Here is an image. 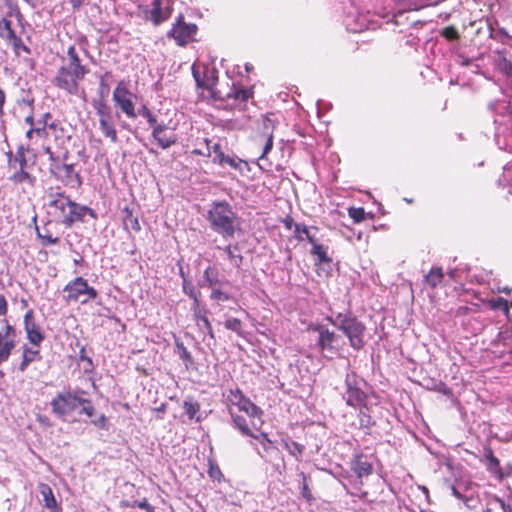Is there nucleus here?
Masks as SVG:
<instances>
[{
    "label": "nucleus",
    "mask_w": 512,
    "mask_h": 512,
    "mask_svg": "<svg viewBox=\"0 0 512 512\" xmlns=\"http://www.w3.org/2000/svg\"><path fill=\"white\" fill-rule=\"evenodd\" d=\"M274 122L269 116H263L262 118V136L273 135L274 132Z\"/></svg>",
    "instance_id": "nucleus-49"
},
{
    "label": "nucleus",
    "mask_w": 512,
    "mask_h": 512,
    "mask_svg": "<svg viewBox=\"0 0 512 512\" xmlns=\"http://www.w3.org/2000/svg\"><path fill=\"white\" fill-rule=\"evenodd\" d=\"M208 474L212 479L220 480L222 472L216 464L210 463Z\"/></svg>",
    "instance_id": "nucleus-63"
},
{
    "label": "nucleus",
    "mask_w": 512,
    "mask_h": 512,
    "mask_svg": "<svg viewBox=\"0 0 512 512\" xmlns=\"http://www.w3.org/2000/svg\"><path fill=\"white\" fill-rule=\"evenodd\" d=\"M162 2L163 0H152L151 8L146 5H139L138 15L145 21L152 22L155 26H158L170 17V10L163 8Z\"/></svg>",
    "instance_id": "nucleus-11"
},
{
    "label": "nucleus",
    "mask_w": 512,
    "mask_h": 512,
    "mask_svg": "<svg viewBox=\"0 0 512 512\" xmlns=\"http://www.w3.org/2000/svg\"><path fill=\"white\" fill-rule=\"evenodd\" d=\"M242 163H244V161L241 160L240 158H238L237 156L226 155L225 165H228V166H230L231 168H234V169H238V168H240V165Z\"/></svg>",
    "instance_id": "nucleus-60"
},
{
    "label": "nucleus",
    "mask_w": 512,
    "mask_h": 512,
    "mask_svg": "<svg viewBox=\"0 0 512 512\" xmlns=\"http://www.w3.org/2000/svg\"><path fill=\"white\" fill-rule=\"evenodd\" d=\"M494 113L496 125L495 141L499 149L512 151V103L505 100H496L489 104Z\"/></svg>",
    "instance_id": "nucleus-5"
},
{
    "label": "nucleus",
    "mask_w": 512,
    "mask_h": 512,
    "mask_svg": "<svg viewBox=\"0 0 512 512\" xmlns=\"http://www.w3.org/2000/svg\"><path fill=\"white\" fill-rule=\"evenodd\" d=\"M91 423L97 428L108 430L107 418L104 414L99 415L97 418L92 419Z\"/></svg>",
    "instance_id": "nucleus-59"
},
{
    "label": "nucleus",
    "mask_w": 512,
    "mask_h": 512,
    "mask_svg": "<svg viewBox=\"0 0 512 512\" xmlns=\"http://www.w3.org/2000/svg\"><path fill=\"white\" fill-rule=\"evenodd\" d=\"M206 148H207V156H211V152L215 155L221 151V146L219 143H213L212 140L205 139Z\"/></svg>",
    "instance_id": "nucleus-61"
},
{
    "label": "nucleus",
    "mask_w": 512,
    "mask_h": 512,
    "mask_svg": "<svg viewBox=\"0 0 512 512\" xmlns=\"http://www.w3.org/2000/svg\"><path fill=\"white\" fill-rule=\"evenodd\" d=\"M183 292L188 295L191 299L199 296L200 292L197 291L194 287V285L188 281L186 278H183V285H182Z\"/></svg>",
    "instance_id": "nucleus-51"
},
{
    "label": "nucleus",
    "mask_w": 512,
    "mask_h": 512,
    "mask_svg": "<svg viewBox=\"0 0 512 512\" xmlns=\"http://www.w3.org/2000/svg\"><path fill=\"white\" fill-rule=\"evenodd\" d=\"M439 34L450 42L457 41L460 38L459 32L454 26L444 27L439 31Z\"/></svg>",
    "instance_id": "nucleus-42"
},
{
    "label": "nucleus",
    "mask_w": 512,
    "mask_h": 512,
    "mask_svg": "<svg viewBox=\"0 0 512 512\" xmlns=\"http://www.w3.org/2000/svg\"><path fill=\"white\" fill-rule=\"evenodd\" d=\"M493 63L496 69L506 76H512V62L506 49L493 52Z\"/></svg>",
    "instance_id": "nucleus-21"
},
{
    "label": "nucleus",
    "mask_w": 512,
    "mask_h": 512,
    "mask_svg": "<svg viewBox=\"0 0 512 512\" xmlns=\"http://www.w3.org/2000/svg\"><path fill=\"white\" fill-rule=\"evenodd\" d=\"M96 109V114L98 115L99 119H110L111 118V110L110 107L107 106V104L100 100L94 105Z\"/></svg>",
    "instance_id": "nucleus-45"
},
{
    "label": "nucleus",
    "mask_w": 512,
    "mask_h": 512,
    "mask_svg": "<svg viewBox=\"0 0 512 512\" xmlns=\"http://www.w3.org/2000/svg\"><path fill=\"white\" fill-rule=\"evenodd\" d=\"M310 329L318 333L316 345L321 352L337 354L341 348L340 336L324 325H312Z\"/></svg>",
    "instance_id": "nucleus-9"
},
{
    "label": "nucleus",
    "mask_w": 512,
    "mask_h": 512,
    "mask_svg": "<svg viewBox=\"0 0 512 512\" xmlns=\"http://www.w3.org/2000/svg\"><path fill=\"white\" fill-rule=\"evenodd\" d=\"M351 469L358 478H363L373 473V466L364 455H357L351 462Z\"/></svg>",
    "instance_id": "nucleus-22"
},
{
    "label": "nucleus",
    "mask_w": 512,
    "mask_h": 512,
    "mask_svg": "<svg viewBox=\"0 0 512 512\" xmlns=\"http://www.w3.org/2000/svg\"><path fill=\"white\" fill-rule=\"evenodd\" d=\"M327 247L317 244L312 247L310 253L317 257V263H330L332 259L327 254Z\"/></svg>",
    "instance_id": "nucleus-38"
},
{
    "label": "nucleus",
    "mask_w": 512,
    "mask_h": 512,
    "mask_svg": "<svg viewBox=\"0 0 512 512\" xmlns=\"http://www.w3.org/2000/svg\"><path fill=\"white\" fill-rule=\"evenodd\" d=\"M85 394L86 392L80 388L58 392L50 403L53 414L65 422L77 421L74 417L76 412L92 417L95 409L91 401L83 397Z\"/></svg>",
    "instance_id": "nucleus-2"
},
{
    "label": "nucleus",
    "mask_w": 512,
    "mask_h": 512,
    "mask_svg": "<svg viewBox=\"0 0 512 512\" xmlns=\"http://www.w3.org/2000/svg\"><path fill=\"white\" fill-rule=\"evenodd\" d=\"M225 253L231 263L235 268H240L243 262V256L239 253L238 244H229L224 248Z\"/></svg>",
    "instance_id": "nucleus-32"
},
{
    "label": "nucleus",
    "mask_w": 512,
    "mask_h": 512,
    "mask_svg": "<svg viewBox=\"0 0 512 512\" xmlns=\"http://www.w3.org/2000/svg\"><path fill=\"white\" fill-rule=\"evenodd\" d=\"M26 168L14 169V173L9 177V180L14 184L27 183L30 186H34L36 177L28 173Z\"/></svg>",
    "instance_id": "nucleus-27"
},
{
    "label": "nucleus",
    "mask_w": 512,
    "mask_h": 512,
    "mask_svg": "<svg viewBox=\"0 0 512 512\" xmlns=\"http://www.w3.org/2000/svg\"><path fill=\"white\" fill-rule=\"evenodd\" d=\"M211 299L218 301H228L230 299L229 295L222 292L220 289L214 288L210 295Z\"/></svg>",
    "instance_id": "nucleus-62"
},
{
    "label": "nucleus",
    "mask_w": 512,
    "mask_h": 512,
    "mask_svg": "<svg viewBox=\"0 0 512 512\" xmlns=\"http://www.w3.org/2000/svg\"><path fill=\"white\" fill-rule=\"evenodd\" d=\"M484 459L486 461V468L488 471L492 473L500 471V462L494 456V453L490 447L484 449Z\"/></svg>",
    "instance_id": "nucleus-35"
},
{
    "label": "nucleus",
    "mask_w": 512,
    "mask_h": 512,
    "mask_svg": "<svg viewBox=\"0 0 512 512\" xmlns=\"http://www.w3.org/2000/svg\"><path fill=\"white\" fill-rule=\"evenodd\" d=\"M5 324L4 330L0 331V364L6 362L15 347V329L6 319L0 320Z\"/></svg>",
    "instance_id": "nucleus-15"
},
{
    "label": "nucleus",
    "mask_w": 512,
    "mask_h": 512,
    "mask_svg": "<svg viewBox=\"0 0 512 512\" xmlns=\"http://www.w3.org/2000/svg\"><path fill=\"white\" fill-rule=\"evenodd\" d=\"M386 22L387 23L393 22L396 26H403V27H406V26L411 27L413 25L420 23L419 20H415V19L410 20L409 17L406 16L405 14H404V17L402 18V23H396L394 20V13L392 14V18L388 19Z\"/></svg>",
    "instance_id": "nucleus-57"
},
{
    "label": "nucleus",
    "mask_w": 512,
    "mask_h": 512,
    "mask_svg": "<svg viewBox=\"0 0 512 512\" xmlns=\"http://www.w3.org/2000/svg\"><path fill=\"white\" fill-rule=\"evenodd\" d=\"M48 199L49 214L68 228L75 222H84L86 216L94 219L97 217L93 209L71 200L59 188L56 191L49 192Z\"/></svg>",
    "instance_id": "nucleus-1"
},
{
    "label": "nucleus",
    "mask_w": 512,
    "mask_h": 512,
    "mask_svg": "<svg viewBox=\"0 0 512 512\" xmlns=\"http://www.w3.org/2000/svg\"><path fill=\"white\" fill-rule=\"evenodd\" d=\"M204 278L208 282L209 287H213L214 285H216L219 282V280L217 278V273L214 272L211 269V267H208L204 271Z\"/></svg>",
    "instance_id": "nucleus-55"
},
{
    "label": "nucleus",
    "mask_w": 512,
    "mask_h": 512,
    "mask_svg": "<svg viewBox=\"0 0 512 512\" xmlns=\"http://www.w3.org/2000/svg\"><path fill=\"white\" fill-rule=\"evenodd\" d=\"M51 118L52 115L49 112H47L42 115L41 119L36 121V128L43 129V137L48 136V122Z\"/></svg>",
    "instance_id": "nucleus-50"
},
{
    "label": "nucleus",
    "mask_w": 512,
    "mask_h": 512,
    "mask_svg": "<svg viewBox=\"0 0 512 512\" xmlns=\"http://www.w3.org/2000/svg\"><path fill=\"white\" fill-rule=\"evenodd\" d=\"M207 314H208V310L205 309V310H198V313L194 314L193 317H194V320L196 322V325L198 326V328L202 331V330H206L208 336L211 338V339H215V336H214V332H213V329H212V326H211V323L207 317Z\"/></svg>",
    "instance_id": "nucleus-26"
},
{
    "label": "nucleus",
    "mask_w": 512,
    "mask_h": 512,
    "mask_svg": "<svg viewBox=\"0 0 512 512\" xmlns=\"http://www.w3.org/2000/svg\"><path fill=\"white\" fill-rule=\"evenodd\" d=\"M263 138L265 139V141H264V144H263L262 153H261V155L258 158L259 162L264 161L266 159L267 154L273 148L274 136L273 135L263 136ZM258 165H259L260 168L263 169V167H262V165L260 163H258Z\"/></svg>",
    "instance_id": "nucleus-44"
},
{
    "label": "nucleus",
    "mask_w": 512,
    "mask_h": 512,
    "mask_svg": "<svg viewBox=\"0 0 512 512\" xmlns=\"http://www.w3.org/2000/svg\"><path fill=\"white\" fill-rule=\"evenodd\" d=\"M196 32L197 26L193 23H186L183 16L180 15L168 32V36L174 38L178 45L184 46L195 36Z\"/></svg>",
    "instance_id": "nucleus-12"
},
{
    "label": "nucleus",
    "mask_w": 512,
    "mask_h": 512,
    "mask_svg": "<svg viewBox=\"0 0 512 512\" xmlns=\"http://www.w3.org/2000/svg\"><path fill=\"white\" fill-rule=\"evenodd\" d=\"M26 149L24 146L20 145L15 155L12 154V152L7 153L8 157V166L10 169H19V168H26L28 165V161L26 158Z\"/></svg>",
    "instance_id": "nucleus-24"
},
{
    "label": "nucleus",
    "mask_w": 512,
    "mask_h": 512,
    "mask_svg": "<svg viewBox=\"0 0 512 512\" xmlns=\"http://www.w3.org/2000/svg\"><path fill=\"white\" fill-rule=\"evenodd\" d=\"M24 327L27 333V338L33 345H39L44 336L40 331L38 324L34 321L33 311L29 310L24 315Z\"/></svg>",
    "instance_id": "nucleus-19"
},
{
    "label": "nucleus",
    "mask_w": 512,
    "mask_h": 512,
    "mask_svg": "<svg viewBox=\"0 0 512 512\" xmlns=\"http://www.w3.org/2000/svg\"><path fill=\"white\" fill-rule=\"evenodd\" d=\"M183 409L189 420H195L196 422L201 421L200 405L192 397H187L183 401Z\"/></svg>",
    "instance_id": "nucleus-25"
},
{
    "label": "nucleus",
    "mask_w": 512,
    "mask_h": 512,
    "mask_svg": "<svg viewBox=\"0 0 512 512\" xmlns=\"http://www.w3.org/2000/svg\"><path fill=\"white\" fill-rule=\"evenodd\" d=\"M90 72L89 68L81 64V60L75 46L67 49V62L63 63L53 78V84L69 95H78L80 82Z\"/></svg>",
    "instance_id": "nucleus-3"
},
{
    "label": "nucleus",
    "mask_w": 512,
    "mask_h": 512,
    "mask_svg": "<svg viewBox=\"0 0 512 512\" xmlns=\"http://www.w3.org/2000/svg\"><path fill=\"white\" fill-rule=\"evenodd\" d=\"M233 421V425L236 429H238L243 435L249 436L253 438L255 434L252 432V430L249 428L246 419L240 415L230 413Z\"/></svg>",
    "instance_id": "nucleus-33"
},
{
    "label": "nucleus",
    "mask_w": 512,
    "mask_h": 512,
    "mask_svg": "<svg viewBox=\"0 0 512 512\" xmlns=\"http://www.w3.org/2000/svg\"><path fill=\"white\" fill-rule=\"evenodd\" d=\"M79 359L81 361L86 362V366L84 368L85 372H91L94 368L92 359L86 355L85 347H82L79 351Z\"/></svg>",
    "instance_id": "nucleus-54"
},
{
    "label": "nucleus",
    "mask_w": 512,
    "mask_h": 512,
    "mask_svg": "<svg viewBox=\"0 0 512 512\" xmlns=\"http://www.w3.org/2000/svg\"><path fill=\"white\" fill-rule=\"evenodd\" d=\"M358 423L355 424L357 428L364 431L365 434H369L371 428L375 425V420L370 415V409L364 404V406H358Z\"/></svg>",
    "instance_id": "nucleus-23"
},
{
    "label": "nucleus",
    "mask_w": 512,
    "mask_h": 512,
    "mask_svg": "<svg viewBox=\"0 0 512 512\" xmlns=\"http://www.w3.org/2000/svg\"><path fill=\"white\" fill-rule=\"evenodd\" d=\"M430 0H396L394 20L402 23L404 13L418 11L429 5Z\"/></svg>",
    "instance_id": "nucleus-16"
},
{
    "label": "nucleus",
    "mask_w": 512,
    "mask_h": 512,
    "mask_svg": "<svg viewBox=\"0 0 512 512\" xmlns=\"http://www.w3.org/2000/svg\"><path fill=\"white\" fill-rule=\"evenodd\" d=\"M488 505L498 504L503 512H512V506L510 504L505 503L504 500L500 499L497 496H492L488 500Z\"/></svg>",
    "instance_id": "nucleus-52"
},
{
    "label": "nucleus",
    "mask_w": 512,
    "mask_h": 512,
    "mask_svg": "<svg viewBox=\"0 0 512 512\" xmlns=\"http://www.w3.org/2000/svg\"><path fill=\"white\" fill-rule=\"evenodd\" d=\"M367 382L354 372L346 374L345 377V391L342 397L348 406L357 408L364 406L367 400Z\"/></svg>",
    "instance_id": "nucleus-7"
},
{
    "label": "nucleus",
    "mask_w": 512,
    "mask_h": 512,
    "mask_svg": "<svg viewBox=\"0 0 512 512\" xmlns=\"http://www.w3.org/2000/svg\"><path fill=\"white\" fill-rule=\"evenodd\" d=\"M282 446L288 451V453L293 456L297 461L302 460V456L305 450V446L295 442L291 439H282Z\"/></svg>",
    "instance_id": "nucleus-28"
},
{
    "label": "nucleus",
    "mask_w": 512,
    "mask_h": 512,
    "mask_svg": "<svg viewBox=\"0 0 512 512\" xmlns=\"http://www.w3.org/2000/svg\"><path fill=\"white\" fill-rule=\"evenodd\" d=\"M131 96V92L122 83H119L113 91V101L116 106H118L128 118L135 119L137 113L135 112V105Z\"/></svg>",
    "instance_id": "nucleus-13"
},
{
    "label": "nucleus",
    "mask_w": 512,
    "mask_h": 512,
    "mask_svg": "<svg viewBox=\"0 0 512 512\" xmlns=\"http://www.w3.org/2000/svg\"><path fill=\"white\" fill-rule=\"evenodd\" d=\"M38 350H32L30 348L25 347L23 350V358L19 365V370L24 372L30 363L35 360L36 355H38Z\"/></svg>",
    "instance_id": "nucleus-39"
},
{
    "label": "nucleus",
    "mask_w": 512,
    "mask_h": 512,
    "mask_svg": "<svg viewBox=\"0 0 512 512\" xmlns=\"http://www.w3.org/2000/svg\"><path fill=\"white\" fill-rule=\"evenodd\" d=\"M213 97L216 99H230L239 100L240 102H246L252 97V90L248 88H242L233 84L230 91L223 95L220 91H212Z\"/></svg>",
    "instance_id": "nucleus-20"
},
{
    "label": "nucleus",
    "mask_w": 512,
    "mask_h": 512,
    "mask_svg": "<svg viewBox=\"0 0 512 512\" xmlns=\"http://www.w3.org/2000/svg\"><path fill=\"white\" fill-rule=\"evenodd\" d=\"M61 168L63 171L56 179L71 189H79L83 181L79 172L75 171V165L64 163V166H61Z\"/></svg>",
    "instance_id": "nucleus-18"
},
{
    "label": "nucleus",
    "mask_w": 512,
    "mask_h": 512,
    "mask_svg": "<svg viewBox=\"0 0 512 512\" xmlns=\"http://www.w3.org/2000/svg\"><path fill=\"white\" fill-rule=\"evenodd\" d=\"M17 35L12 28V22L7 18H0V37L9 42Z\"/></svg>",
    "instance_id": "nucleus-34"
},
{
    "label": "nucleus",
    "mask_w": 512,
    "mask_h": 512,
    "mask_svg": "<svg viewBox=\"0 0 512 512\" xmlns=\"http://www.w3.org/2000/svg\"><path fill=\"white\" fill-rule=\"evenodd\" d=\"M298 476L302 479L301 483V495L303 498H305L307 501L313 500V496L311 493V490L307 483V476L304 472H300Z\"/></svg>",
    "instance_id": "nucleus-46"
},
{
    "label": "nucleus",
    "mask_w": 512,
    "mask_h": 512,
    "mask_svg": "<svg viewBox=\"0 0 512 512\" xmlns=\"http://www.w3.org/2000/svg\"><path fill=\"white\" fill-rule=\"evenodd\" d=\"M308 229L309 228L305 224L295 223L294 224L295 238L298 241H303L305 234L308 232Z\"/></svg>",
    "instance_id": "nucleus-56"
},
{
    "label": "nucleus",
    "mask_w": 512,
    "mask_h": 512,
    "mask_svg": "<svg viewBox=\"0 0 512 512\" xmlns=\"http://www.w3.org/2000/svg\"><path fill=\"white\" fill-rule=\"evenodd\" d=\"M227 400L232 405L237 406L240 411L246 413L252 420H260L263 415L262 409L251 402L238 388L229 391Z\"/></svg>",
    "instance_id": "nucleus-10"
},
{
    "label": "nucleus",
    "mask_w": 512,
    "mask_h": 512,
    "mask_svg": "<svg viewBox=\"0 0 512 512\" xmlns=\"http://www.w3.org/2000/svg\"><path fill=\"white\" fill-rule=\"evenodd\" d=\"M123 216V224L126 229L131 228L135 232H139L141 230V225L136 216L133 215V211L130 207L125 206L122 210Z\"/></svg>",
    "instance_id": "nucleus-31"
},
{
    "label": "nucleus",
    "mask_w": 512,
    "mask_h": 512,
    "mask_svg": "<svg viewBox=\"0 0 512 512\" xmlns=\"http://www.w3.org/2000/svg\"><path fill=\"white\" fill-rule=\"evenodd\" d=\"M64 292L67 293V301L80 302L81 304H87L98 296L97 290L89 286L87 280L81 276L68 282L64 287Z\"/></svg>",
    "instance_id": "nucleus-8"
},
{
    "label": "nucleus",
    "mask_w": 512,
    "mask_h": 512,
    "mask_svg": "<svg viewBox=\"0 0 512 512\" xmlns=\"http://www.w3.org/2000/svg\"><path fill=\"white\" fill-rule=\"evenodd\" d=\"M61 166H64V163L60 162V158H58L55 162H51L49 165V172L55 178L63 171Z\"/></svg>",
    "instance_id": "nucleus-58"
},
{
    "label": "nucleus",
    "mask_w": 512,
    "mask_h": 512,
    "mask_svg": "<svg viewBox=\"0 0 512 512\" xmlns=\"http://www.w3.org/2000/svg\"><path fill=\"white\" fill-rule=\"evenodd\" d=\"M175 346L179 358L185 362L186 368H189V366L192 365L194 362L191 353L187 350V348L184 346L182 342L176 341Z\"/></svg>",
    "instance_id": "nucleus-40"
},
{
    "label": "nucleus",
    "mask_w": 512,
    "mask_h": 512,
    "mask_svg": "<svg viewBox=\"0 0 512 512\" xmlns=\"http://www.w3.org/2000/svg\"><path fill=\"white\" fill-rule=\"evenodd\" d=\"M327 320L343 332V334L348 338L349 344L353 349L358 351L364 347V334L366 327L357 319V317L350 313H338L334 317H327Z\"/></svg>",
    "instance_id": "nucleus-6"
},
{
    "label": "nucleus",
    "mask_w": 512,
    "mask_h": 512,
    "mask_svg": "<svg viewBox=\"0 0 512 512\" xmlns=\"http://www.w3.org/2000/svg\"><path fill=\"white\" fill-rule=\"evenodd\" d=\"M349 216L354 220V222L359 223L365 219V211L362 207H352L349 209Z\"/></svg>",
    "instance_id": "nucleus-53"
},
{
    "label": "nucleus",
    "mask_w": 512,
    "mask_h": 512,
    "mask_svg": "<svg viewBox=\"0 0 512 512\" xmlns=\"http://www.w3.org/2000/svg\"><path fill=\"white\" fill-rule=\"evenodd\" d=\"M344 23L346 29L352 33H360L376 27L375 22L370 20L368 15L360 13L357 9L346 14Z\"/></svg>",
    "instance_id": "nucleus-14"
},
{
    "label": "nucleus",
    "mask_w": 512,
    "mask_h": 512,
    "mask_svg": "<svg viewBox=\"0 0 512 512\" xmlns=\"http://www.w3.org/2000/svg\"><path fill=\"white\" fill-rule=\"evenodd\" d=\"M135 505L138 508L145 510L146 512H155V508L152 505H150L147 499L145 498L140 501H136Z\"/></svg>",
    "instance_id": "nucleus-64"
},
{
    "label": "nucleus",
    "mask_w": 512,
    "mask_h": 512,
    "mask_svg": "<svg viewBox=\"0 0 512 512\" xmlns=\"http://www.w3.org/2000/svg\"><path fill=\"white\" fill-rule=\"evenodd\" d=\"M444 277L443 271L440 267H435L425 276V282L432 288L437 287Z\"/></svg>",
    "instance_id": "nucleus-37"
},
{
    "label": "nucleus",
    "mask_w": 512,
    "mask_h": 512,
    "mask_svg": "<svg viewBox=\"0 0 512 512\" xmlns=\"http://www.w3.org/2000/svg\"><path fill=\"white\" fill-rule=\"evenodd\" d=\"M152 137L162 149H168L177 142V135L173 131H168L164 123L155 125L152 129Z\"/></svg>",
    "instance_id": "nucleus-17"
},
{
    "label": "nucleus",
    "mask_w": 512,
    "mask_h": 512,
    "mask_svg": "<svg viewBox=\"0 0 512 512\" xmlns=\"http://www.w3.org/2000/svg\"><path fill=\"white\" fill-rule=\"evenodd\" d=\"M99 129L103 133V135L110 139L111 142L117 143L118 137H117V131L115 129V126L110 119H99Z\"/></svg>",
    "instance_id": "nucleus-30"
},
{
    "label": "nucleus",
    "mask_w": 512,
    "mask_h": 512,
    "mask_svg": "<svg viewBox=\"0 0 512 512\" xmlns=\"http://www.w3.org/2000/svg\"><path fill=\"white\" fill-rule=\"evenodd\" d=\"M37 236L40 239H42V244L44 246L57 244L59 242V237L53 236L49 232L48 228H44V233L40 232L39 229H37Z\"/></svg>",
    "instance_id": "nucleus-43"
},
{
    "label": "nucleus",
    "mask_w": 512,
    "mask_h": 512,
    "mask_svg": "<svg viewBox=\"0 0 512 512\" xmlns=\"http://www.w3.org/2000/svg\"><path fill=\"white\" fill-rule=\"evenodd\" d=\"M253 439L257 440L262 445L264 452L270 457H277L279 455L278 448L273 445V442L266 433L255 434Z\"/></svg>",
    "instance_id": "nucleus-29"
},
{
    "label": "nucleus",
    "mask_w": 512,
    "mask_h": 512,
    "mask_svg": "<svg viewBox=\"0 0 512 512\" xmlns=\"http://www.w3.org/2000/svg\"><path fill=\"white\" fill-rule=\"evenodd\" d=\"M138 114L147 119V122L152 129L155 125H159V123H157L156 116L146 106H142L141 109L138 110Z\"/></svg>",
    "instance_id": "nucleus-48"
},
{
    "label": "nucleus",
    "mask_w": 512,
    "mask_h": 512,
    "mask_svg": "<svg viewBox=\"0 0 512 512\" xmlns=\"http://www.w3.org/2000/svg\"><path fill=\"white\" fill-rule=\"evenodd\" d=\"M225 328L236 332L238 335L242 334V322L238 318H229L224 323Z\"/></svg>",
    "instance_id": "nucleus-47"
},
{
    "label": "nucleus",
    "mask_w": 512,
    "mask_h": 512,
    "mask_svg": "<svg viewBox=\"0 0 512 512\" xmlns=\"http://www.w3.org/2000/svg\"><path fill=\"white\" fill-rule=\"evenodd\" d=\"M40 492L43 496L45 506L51 510L55 509L57 507V501L54 497L52 489L47 484H42L40 486Z\"/></svg>",
    "instance_id": "nucleus-36"
},
{
    "label": "nucleus",
    "mask_w": 512,
    "mask_h": 512,
    "mask_svg": "<svg viewBox=\"0 0 512 512\" xmlns=\"http://www.w3.org/2000/svg\"><path fill=\"white\" fill-rule=\"evenodd\" d=\"M8 43L12 45L13 51L16 56H20L22 52L28 55L31 54V49L27 45H25L22 39L18 36L10 40Z\"/></svg>",
    "instance_id": "nucleus-41"
},
{
    "label": "nucleus",
    "mask_w": 512,
    "mask_h": 512,
    "mask_svg": "<svg viewBox=\"0 0 512 512\" xmlns=\"http://www.w3.org/2000/svg\"><path fill=\"white\" fill-rule=\"evenodd\" d=\"M206 220L210 229L225 239L233 238L240 229V219L226 200H214L207 208Z\"/></svg>",
    "instance_id": "nucleus-4"
}]
</instances>
